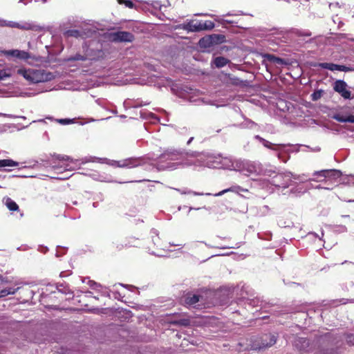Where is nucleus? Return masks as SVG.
<instances>
[{
    "instance_id": "obj_7",
    "label": "nucleus",
    "mask_w": 354,
    "mask_h": 354,
    "mask_svg": "<svg viewBox=\"0 0 354 354\" xmlns=\"http://www.w3.org/2000/svg\"><path fill=\"white\" fill-rule=\"evenodd\" d=\"M107 37L110 41L114 42H131L134 39L133 35L127 31L110 32Z\"/></svg>"
},
{
    "instance_id": "obj_27",
    "label": "nucleus",
    "mask_w": 354,
    "mask_h": 354,
    "mask_svg": "<svg viewBox=\"0 0 354 354\" xmlns=\"http://www.w3.org/2000/svg\"><path fill=\"white\" fill-rule=\"evenodd\" d=\"M239 191H245V190L244 189H242L239 186L232 187H230L228 189H223V190H222L221 192H220L218 193L215 194L214 196H222L225 193H227V192H238Z\"/></svg>"
},
{
    "instance_id": "obj_44",
    "label": "nucleus",
    "mask_w": 354,
    "mask_h": 354,
    "mask_svg": "<svg viewBox=\"0 0 354 354\" xmlns=\"http://www.w3.org/2000/svg\"><path fill=\"white\" fill-rule=\"evenodd\" d=\"M88 284L91 287H92L93 288H96L97 287L100 286V284H97V283H95V281H88Z\"/></svg>"
},
{
    "instance_id": "obj_19",
    "label": "nucleus",
    "mask_w": 354,
    "mask_h": 354,
    "mask_svg": "<svg viewBox=\"0 0 354 354\" xmlns=\"http://www.w3.org/2000/svg\"><path fill=\"white\" fill-rule=\"evenodd\" d=\"M207 39L211 40L212 45L221 44L224 41L225 36L218 34L207 35Z\"/></svg>"
},
{
    "instance_id": "obj_35",
    "label": "nucleus",
    "mask_w": 354,
    "mask_h": 354,
    "mask_svg": "<svg viewBox=\"0 0 354 354\" xmlns=\"http://www.w3.org/2000/svg\"><path fill=\"white\" fill-rule=\"evenodd\" d=\"M215 20L217 21L218 22L221 23V24H236L237 23V21H236L234 20L225 19H223V18H221V17H218Z\"/></svg>"
},
{
    "instance_id": "obj_36",
    "label": "nucleus",
    "mask_w": 354,
    "mask_h": 354,
    "mask_svg": "<svg viewBox=\"0 0 354 354\" xmlns=\"http://www.w3.org/2000/svg\"><path fill=\"white\" fill-rule=\"evenodd\" d=\"M184 246L188 250H192L193 249L196 250L197 248H198V243H197L196 241H195V242H192V243H189L187 244H185Z\"/></svg>"
},
{
    "instance_id": "obj_9",
    "label": "nucleus",
    "mask_w": 354,
    "mask_h": 354,
    "mask_svg": "<svg viewBox=\"0 0 354 354\" xmlns=\"http://www.w3.org/2000/svg\"><path fill=\"white\" fill-rule=\"evenodd\" d=\"M254 138L258 140L260 142L262 143V145L266 147V148H268V149H270L272 150H274V151H279L278 153V158L279 159L281 158V153L284 151V149L285 147H286V145H283V144H280V145H277V144H273L266 140H265L264 138L260 137L259 136L257 135L254 136Z\"/></svg>"
},
{
    "instance_id": "obj_58",
    "label": "nucleus",
    "mask_w": 354,
    "mask_h": 354,
    "mask_svg": "<svg viewBox=\"0 0 354 354\" xmlns=\"http://www.w3.org/2000/svg\"><path fill=\"white\" fill-rule=\"evenodd\" d=\"M200 323H202V317H201V321Z\"/></svg>"
},
{
    "instance_id": "obj_56",
    "label": "nucleus",
    "mask_w": 354,
    "mask_h": 354,
    "mask_svg": "<svg viewBox=\"0 0 354 354\" xmlns=\"http://www.w3.org/2000/svg\"><path fill=\"white\" fill-rule=\"evenodd\" d=\"M333 21H334V23H336V22H337V20L333 19Z\"/></svg>"
},
{
    "instance_id": "obj_46",
    "label": "nucleus",
    "mask_w": 354,
    "mask_h": 354,
    "mask_svg": "<svg viewBox=\"0 0 354 354\" xmlns=\"http://www.w3.org/2000/svg\"><path fill=\"white\" fill-rule=\"evenodd\" d=\"M152 254L155 255V256H158V257H163L164 254H162V253H155V252H151Z\"/></svg>"
},
{
    "instance_id": "obj_31",
    "label": "nucleus",
    "mask_w": 354,
    "mask_h": 354,
    "mask_svg": "<svg viewBox=\"0 0 354 354\" xmlns=\"http://www.w3.org/2000/svg\"><path fill=\"white\" fill-rule=\"evenodd\" d=\"M243 128L254 129L257 124L250 120H245L241 124Z\"/></svg>"
},
{
    "instance_id": "obj_20",
    "label": "nucleus",
    "mask_w": 354,
    "mask_h": 354,
    "mask_svg": "<svg viewBox=\"0 0 354 354\" xmlns=\"http://www.w3.org/2000/svg\"><path fill=\"white\" fill-rule=\"evenodd\" d=\"M53 157L55 158L57 160L68 162L69 163H67L66 165H65V167H69V169L72 168V167L70 165V163H73L76 161V160H73L72 158H71L68 156H65V155L54 154Z\"/></svg>"
},
{
    "instance_id": "obj_10",
    "label": "nucleus",
    "mask_w": 354,
    "mask_h": 354,
    "mask_svg": "<svg viewBox=\"0 0 354 354\" xmlns=\"http://www.w3.org/2000/svg\"><path fill=\"white\" fill-rule=\"evenodd\" d=\"M1 53L7 57H12L20 60H28L30 58V55L28 52L17 49L5 50L1 51Z\"/></svg>"
},
{
    "instance_id": "obj_3",
    "label": "nucleus",
    "mask_w": 354,
    "mask_h": 354,
    "mask_svg": "<svg viewBox=\"0 0 354 354\" xmlns=\"http://www.w3.org/2000/svg\"><path fill=\"white\" fill-rule=\"evenodd\" d=\"M94 44V42L88 45L85 43L82 46V53H77L75 55L68 58L69 61H85V60H95L102 57L104 55L100 49H94L91 48Z\"/></svg>"
},
{
    "instance_id": "obj_50",
    "label": "nucleus",
    "mask_w": 354,
    "mask_h": 354,
    "mask_svg": "<svg viewBox=\"0 0 354 354\" xmlns=\"http://www.w3.org/2000/svg\"><path fill=\"white\" fill-rule=\"evenodd\" d=\"M232 15H233V14H231V13H230V12H229V13H227V14L226 15V16H232Z\"/></svg>"
},
{
    "instance_id": "obj_49",
    "label": "nucleus",
    "mask_w": 354,
    "mask_h": 354,
    "mask_svg": "<svg viewBox=\"0 0 354 354\" xmlns=\"http://www.w3.org/2000/svg\"><path fill=\"white\" fill-rule=\"evenodd\" d=\"M350 180H351V183L354 185V176H351V179Z\"/></svg>"
},
{
    "instance_id": "obj_40",
    "label": "nucleus",
    "mask_w": 354,
    "mask_h": 354,
    "mask_svg": "<svg viewBox=\"0 0 354 354\" xmlns=\"http://www.w3.org/2000/svg\"><path fill=\"white\" fill-rule=\"evenodd\" d=\"M151 232L156 235V237H154V236L152 237L153 242L154 243L155 245H158V239H159L158 232L156 230H153Z\"/></svg>"
},
{
    "instance_id": "obj_53",
    "label": "nucleus",
    "mask_w": 354,
    "mask_h": 354,
    "mask_svg": "<svg viewBox=\"0 0 354 354\" xmlns=\"http://www.w3.org/2000/svg\"><path fill=\"white\" fill-rule=\"evenodd\" d=\"M2 23H3L2 19H0V26H1V27H2Z\"/></svg>"
},
{
    "instance_id": "obj_25",
    "label": "nucleus",
    "mask_w": 354,
    "mask_h": 354,
    "mask_svg": "<svg viewBox=\"0 0 354 354\" xmlns=\"http://www.w3.org/2000/svg\"><path fill=\"white\" fill-rule=\"evenodd\" d=\"M18 165H19L18 162L14 161L11 159L0 160V167H17Z\"/></svg>"
},
{
    "instance_id": "obj_28",
    "label": "nucleus",
    "mask_w": 354,
    "mask_h": 354,
    "mask_svg": "<svg viewBox=\"0 0 354 354\" xmlns=\"http://www.w3.org/2000/svg\"><path fill=\"white\" fill-rule=\"evenodd\" d=\"M214 27V24L213 21L209 20L202 21L201 20V30H212Z\"/></svg>"
},
{
    "instance_id": "obj_30",
    "label": "nucleus",
    "mask_w": 354,
    "mask_h": 354,
    "mask_svg": "<svg viewBox=\"0 0 354 354\" xmlns=\"http://www.w3.org/2000/svg\"><path fill=\"white\" fill-rule=\"evenodd\" d=\"M317 66L324 68L328 69L331 71H336L337 68V64H333V63H327V62H323V63H319Z\"/></svg>"
},
{
    "instance_id": "obj_51",
    "label": "nucleus",
    "mask_w": 354,
    "mask_h": 354,
    "mask_svg": "<svg viewBox=\"0 0 354 354\" xmlns=\"http://www.w3.org/2000/svg\"><path fill=\"white\" fill-rule=\"evenodd\" d=\"M276 59H277V62H278V63H279V62H281V59H279V58H276Z\"/></svg>"
},
{
    "instance_id": "obj_48",
    "label": "nucleus",
    "mask_w": 354,
    "mask_h": 354,
    "mask_svg": "<svg viewBox=\"0 0 354 354\" xmlns=\"http://www.w3.org/2000/svg\"><path fill=\"white\" fill-rule=\"evenodd\" d=\"M194 138L193 137H191L189 140L187 141V145H189L190 142L193 140Z\"/></svg>"
},
{
    "instance_id": "obj_24",
    "label": "nucleus",
    "mask_w": 354,
    "mask_h": 354,
    "mask_svg": "<svg viewBox=\"0 0 354 354\" xmlns=\"http://www.w3.org/2000/svg\"><path fill=\"white\" fill-rule=\"evenodd\" d=\"M4 203H5V205H6V207L10 211H16L19 209L18 205L10 198H5Z\"/></svg>"
},
{
    "instance_id": "obj_55",
    "label": "nucleus",
    "mask_w": 354,
    "mask_h": 354,
    "mask_svg": "<svg viewBox=\"0 0 354 354\" xmlns=\"http://www.w3.org/2000/svg\"><path fill=\"white\" fill-rule=\"evenodd\" d=\"M316 188H317V189H322V187L320 185H319V186L316 187Z\"/></svg>"
},
{
    "instance_id": "obj_2",
    "label": "nucleus",
    "mask_w": 354,
    "mask_h": 354,
    "mask_svg": "<svg viewBox=\"0 0 354 354\" xmlns=\"http://www.w3.org/2000/svg\"><path fill=\"white\" fill-rule=\"evenodd\" d=\"M17 73L30 83L48 82L55 77L53 73L41 69L20 68L17 70Z\"/></svg>"
},
{
    "instance_id": "obj_16",
    "label": "nucleus",
    "mask_w": 354,
    "mask_h": 354,
    "mask_svg": "<svg viewBox=\"0 0 354 354\" xmlns=\"http://www.w3.org/2000/svg\"><path fill=\"white\" fill-rule=\"evenodd\" d=\"M332 118L339 122L354 123V115H344L342 113H337Z\"/></svg>"
},
{
    "instance_id": "obj_21",
    "label": "nucleus",
    "mask_w": 354,
    "mask_h": 354,
    "mask_svg": "<svg viewBox=\"0 0 354 354\" xmlns=\"http://www.w3.org/2000/svg\"><path fill=\"white\" fill-rule=\"evenodd\" d=\"M212 62L216 68H219L226 66L230 62V60L224 57H216L213 59Z\"/></svg>"
},
{
    "instance_id": "obj_12",
    "label": "nucleus",
    "mask_w": 354,
    "mask_h": 354,
    "mask_svg": "<svg viewBox=\"0 0 354 354\" xmlns=\"http://www.w3.org/2000/svg\"><path fill=\"white\" fill-rule=\"evenodd\" d=\"M141 165V160L138 158H128L121 161H112L111 165L118 167L133 168Z\"/></svg>"
},
{
    "instance_id": "obj_8",
    "label": "nucleus",
    "mask_w": 354,
    "mask_h": 354,
    "mask_svg": "<svg viewBox=\"0 0 354 354\" xmlns=\"http://www.w3.org/2000/svg\"><path fill=\"white\" fill-rule=\"evenodd\" d=\"M2 22H3L2 27L7 26V27H10V28H19V29H21V30H34V31H39V30H41V26H39V25L32 24V23H28V22H25L24 24H19L17 22L11 21H6V20H3V19H2Z\"/></svg>"
},
{
    "instance_id": "obj_52",
    "label": "nucleus",
    "mask_w": 354,
    "mask_h": 354,
    "mask_svg": "<svg viewBox=\"0 0 354 354\" xmlns=\"http://www.w3.org/2000/svg\"><path fill=\"white\" fill-rule=\"evenodd\" d=\"M310 234H313V235H314V236H317V234H315V233H313V232H312V233H310Z\"/></svg>"
},
{
    "instance_id": "obj_54",
    "label": "nucleus",
    "mask_w": 354,
    "mask_h": 354,
    "mask_svg": "<svg viewBox=\"0 0 354 354\" xmlns=\"http://www.w3.org/2000/svg\"><path fill=\"white\" fill-rule=\"evenodd\" d=\"M341 24H342V22L340 21H339L338 26L340 27Z\"/></svg>"
},
{
    "instance_id": "obj_47",
    "label": "nucleus",
    "mask_w": 354,
    "mask_h": 354,
    "mask_svg": "<svg viewBox=\"0 0 354 354\" xmlns=\"http://www.w3.org/2000/svg\"><path fill=\"white\" fill-rule=\"evenodd\" d=\"M207 295H216V292H212V291H209V292L207 293Z\"/></svg>"
},
{
    "instance_id": "obj_14",
    "label": "nucleus",
    "mask_w": 354,
    "mask_h": 354,
    "mask_svg": "<svg viewBox=\"0 0 354 354\" xmlns=\"http://www.w3.org/2000/svg\"><path fill=\"white\" fill-rule=\"evenodd\" d=\"M184 157V153L176 149H167L160 156L161 159L163 160H175Z\"/></svg>"
},
{
    "instance_id": "obj_57",
    "label": "nucleus",
    "mask_w": 354,
    "mask_h": 354,
    "mask_svg": "<svg viewBox=\"0 0 354 354\" xmlns=\"http://www.w3.org/2000/svg\"><path fill=\"white\" fill-rule=\"evenodd\" d=\"M333 21H334V23H336V22H337V20L333 19Z\"/></svg>"
},
{
    "instance_id": "obj_45",
    "label": "nucleus",
    "mask_w": 354,
    "mask_h": 354,
    "mask_svg": "<svg viewBox=\"0 0 354 354\" xmlns=\"http://www.w3.org/2000/svg\"><path fill=\"white\" fill-rule=\"evenodd\" d=\"M149 104V102H145V104H136V105H135V106H136V107H140V106H143V105H147V104Z\"/></svg>"
},
{
    "instance_id": "obj_18",
    "label": "nucleus",
    "mask_w": 354,
    "mask_h": 354,
    "mask_svg": "<svg viewBox=\"0 0 354 354\" xmlns=\"http://www.w3.org/2000/svg\"><path fill=\"white\" fill-rule=\"evenodd\" d=\"M16 67L10 66L3 69H0V81L6 80L12 76L15 71Z\"/></svg>"
},
{
    "instance_id": "obj_33",
    "label": "nucleus",
    "mask_w": 354,
    "mask_h": 354,
    "mask_svg": "<svg viewBox=\"0 0 354 354\" xmlns=\"http://www.w3.org/2000/svg\"><path fill=\"white\" fill-rule=\"evenodd\" d=\"M65 35L67 37H79L80 36V32L77 30H68L66 31Z\"/></svg>"
},
{
    "instance_id": "obj_37",
    "label": "nucleus",
    "mask_w": 354,
    "mask_h": 354,
    "mask_svg": "<svg viewBox=\"0 0 354 354\" xmlns=\"http://www.w3.org/2000/svg\"><path fill=\"white\" fill-rule=\"evenodd\" d=\"M118 2L120 4H124L127 7L129 8H133L134 6L133 3L129 0H118Z\"/></svg>"
},
{
    "instance_id": "obj_38",
    "label": "nucleus",
    "mask_w": 354,
    "mask_h": 354,
    "mask_svg": "<svg viewBox=\"0 0 354 354\" xmlns=\"http://www.w3.org/2000/svg\"><path fill=\"white\" fill-rule=\"evenodd\" d=\"M336 71L347 72V71H350L351 69L347 66L337 64Z\"/></svg>"
},
{
    "instance_id": "obj_41",
    "label": "nucleus",
    "mask_w": 354,
    "mask_h": 354,
    "mask_svg": "<svg viewBox=\"0 0 354 354\" xmlns=\"http://www.w3.org/2000/svg\"><path fill=\"white\" fill-rule=\"evenodd\" d=\"M276 343V338L274 337V335H272L270 336V341L269 343H267V344H263V346H271L272 345H273L274 344Z\"/></svg>"
},
{
    "instance_id": "obj_43",
    "label": "nucleus",
    "mask_w": 354,
    "mask_h": 354,
    "mask_svg": "<svg viewBox=\"0 0 354 354\" xmlns=\"http://www.w3.org/2000/svg\"><path fill=\"white\" fill-rule=\"evenodd\" d=\"M57 122L59 124L65 125V124H68L70 123H72L73 120H71L70 119H59V120H57Z\"/></svg>"
},
{
    "instance_id": "obj_13",
    "label": "nucleus",
    "mask_w": 354,
    "mask_h": 354,
    "mask_svg": "<svg viewBox=\"0 0 354 354\" xmlns=\"http://www.w3.org/2000/svg\"><path fill=\"white\" fill-rule=\"evenodd\" d=\"M198 295L190 292L185 293L180 298V302L186 307H191L194 306L198 301Z\"/></svg>"
},
{
    "instance_id": "obj_6",
    "label": "nucleus",
    "mask_w": 354,
    "mask_h": 354,
    "mask_svg": "<svg viewBox=\"0 0 354 354\" xmlns=\"http://www.w3.org/2000/svg\"><path fill=\"white\" fill-rule=\"evenodd\" d=\"M292 176L291 172L277 174L272 178L271 183L275 187L286 188L290 185Z\"/></svg>"
},
{
    "instance_id": "obj_42",
    "label": "nucleus",
    "mask_w": 354,
    "mask_h": 354,
    "mask_svg": "<svg viewBox=\"0 0 354 354\" xmlns=\"http://www.w3.org/2000/svg\"><path fill=\"white\" fill-rule=\"evenodd\" d=\"M0 116L8 117V118H23L24 120L26 119L25 116H16V115H14L2 113H0Z\"/></svg>"
},
{
    "instance_id": "obj_17",
    "label": "nucleus",
    "mask_w": 354,
    "mask_h": 354,
    "mask_svg": "<svg viewBox=\"0 0 354 354\" xmlns=\"http://www.w3.org/2000/svg\"><path fill=\"white\" fill-rule=\"evenodd\" d=\"M183 28L187 31H198L199 30V22L196 20H191L189 21L184 23Z\"/></svg>"
},
{
    "instance_id": "obj_11",
    "label": "nucleus",
    "mask_w": 354,
    "mask_h": 354,
    "mask_svg": "<svg viewBox=\"0 0 354 354\" xmlns=\"http://www.w3.org/2000/svg\"><path fill=\"white\" fill-rule=\"evenodd\" d=\"M333 88L344 99L353 98V97H351V91L347 89L346 83L343 80H337L334 84Z\"/></svg>"
},
{
    "instance_id": "obj_34",
    "label": "nucleus",
    "mask_w": 354,
    "mask_h": 354,
    "mask_svg": "<svg viewBox=\"0 0 354 354\" xmlns=\"http://www.w3.org/2000/svg\"><path fill=\"white\" fill-rule=\"evenodd\" d=\"M272 174H275V171L272 168H266L263 169L262 167V172L261 174H258V175H264L267 176H271Z\"/></svg>"
},
{
    "instance_id": "obj_22",
    "label": "nucleus",
    "mask_w": 354,
    "mask_h": 354,
    "mask_svg": "<svg viewBox=\"0 0 354 354\" xmlns=\"http://www.w3.org/2000/svg\"><path fill=\"white\" fill-rule=\"evenodd\" d=\"M140 115L143 119L149 120L151 122H156L159 120V118L153 113L151 112H140Z\"/></svg>"
},
{
    "instance_id": "obj_32",
    "label": "nucleus",
    "mask_w": 354,
    "mask_h": 354,
    "mask_svg": "<svg viewBox=\"0 0 354 354\" xmlns=\"http://www.w3.org/2000/svg\"><path fill=\"white\" fill-rule=\"evenodd\" d=\"M211 40L207 39V35L201 38V48L202 47H208L212 46Z\"/></svg>"
},
{
    "instance_id": "obj_39",
    "label": "nucleus",
    "mask_w": 354,
    "mask_h": 354,
    "mask_svg": "<svg viewBox=\"0 0 354 354\" xmlns=\"http://www.w3.org/2000/svg\"><path fill=\"white\" fill-rule=\"evenodd\" d=\"M322 91H318L314 92L312 94L313 100H317L318 99H319L322 96Z\"/></svg>"
},
{
    "instance_id": "obj_59",
    "label": "nucleus",
    "mask_w": 354,
    "mask_h": 354,
    "mask_svg": "<svg viewBox=\"0 0 354 354\" xmlns=\"http://www.w3.org/2000/svg\"><path fill=\"white\" fill-rule=\"evenodd\" d=\"M349 202H354V200H353V201H349Z\"/></svg>"
},
{
    "instance_id": "obj_23",
    "label": "nucleus",
    "mask_w": 354,
    "mask_h": 354,
    "mask_svg": "<svg viewBox=\"0 0 354 354\" xmlns=\"http://www.w3.org/2000/svg\"><path fill=\"white\" fill-rule=\"evenodd\" d=\"M197 152L186 153L187 160L185 162L187 165H192L197 161Z\"/></svg>"
},
{
    "instance_id": "obj_26",
    "label": "nucleus",
    "mask_w": 354,
    "mask_h": 354,
    "mask_svg": "<svg viewBox=\"0 0 354 354\" xmlns=\"http://www.w3.org/2000/svg\"><path fill=\"white\" fill-rule=\"evenodd\" d=\"M292 179L297 180L300 181L301 183H304L306 181H311V180L316 181V180H317V178L315 179V178H308V176L304 174H301V175H297V174H292Z\"/></svg>"
},
{
    "instance_id": "obj_15",
    "label": "nucleus",
    "mask_w": 354,
    "mask_h": 354,
    "mask_svg": "<svg viewBox=\"0 0 354 354\" xmlns=\"http://www.w3.org/2000/svg\"><path fill=\"white\" fill-rule=\"evenodd\" d=\"M187 90H185V93H182V97L191 102H194L198 101V91L197 90H194L191 88L186 87Z\"/></svg>"
},
{
    "instance_id": "obj_1",
    "label": "nucleus",
    "mask_w": 354,
    "mask_h": 354,
    "mask_svg": "<svg viewBox=\"0 0 354 354\" xmlns=\"http://www.w3.org/2000/svg\"><path fill=\"white\" fill-rule=\"evenodd\" d=\"M226 169L238 171L245 176L261 174L262 172L261 164L247 160L230 159L229 160V165H226Z\"/></svg>"
},
{
    "instance_id": "obj_5",
    "label": "nucleus",
    "mask_w": 354,
    "mask_h": 354,
    "mask_svg": "<svg viewBox=\"0 0 354 354\" xmlns=\"http://www.w3.org/2000/svg\"><path fill=\"white\" fill-rule=\"evenodd\" d=\"M313 176H317L316 181L322 182V181H328L336 180L341 176V172L339 170L336 169H325L315 171Z\"/></svg>"
},
{
    "instance_id": "obj_29",
    "label": "nucleus",
    "mask_w": 354,
    "mask_h": 354,
    "mask_svg": "<svg viewBox=\"0 0 354 354\" xmlns=\"http://www.w3.org/2000/svg\"><path fill=\"white\" fill-rule=\"evenodd\" d=\"M17 290V288H7L0 289V298L6 297L8 295H14L16 292Z\"/></svg>"
},
{
    "instance_id": "obj_4",
    "label": "nucleus",
    "mask_w": 354,
    "mask_h": 354,
    "mask_svg": "<svg viewBox=\"0 0 354 354\" xmlns=\"http://www.w3.org/2000/svg\"><path fill=\"white\" fill-rule=\"evenodd\" d=\"M229 160L227 158L221 159L220 157H217L209 153H201V166L203 165L209 168H219L223 167L226 169V165H229Z\"/></svg>"
}]
</instances>
